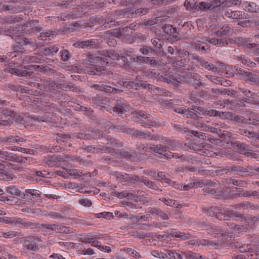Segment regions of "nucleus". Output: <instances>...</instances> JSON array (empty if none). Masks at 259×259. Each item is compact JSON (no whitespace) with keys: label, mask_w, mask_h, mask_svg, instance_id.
<instances>
[{"label":"nucleus","mask_w":259,"mask_h":259,"mask_svg":"<svg viewBox=\"0 0 259 259\" xmlns=\"http://www.w3.org/2000/svg\"><path fill=\"white\" fill-rule=\"evenodd\" d=\"M217 171L220 172L221 175L235 172L237 175L242 177L252 176V172L248 171V168L233 164L226 166L225 167H220Z\"/></svg>","instance_id":"1"},{"label":"nucleus","mask_w":259,"mask_h":259,"mask_svg":"<svg viewBox=\"0 0 259 259\" xmlns=\"http://www.w3.org/2000/svg\"><path fill=\"white\" fill-rule=\"evenodd\" d=\"M153 152L157 153L160 155H163L168 159H171V158H180L182 161L187 160V157L184 155H180L178 153H173L169 152V153H166L163 154L164 153L166 152V147L165 146L162 145V144L154 145Z\"/></svg>","instance_id":"2"},{"label":"nucleus","mask_w":259,"mask_h":259,"mask_svg":"<svg viewBox=\"0 0 259 259\" xmlns=\"http://www.w3.org/2000/svg\"><path fill=\"white\" fill-rule=\"evenodd\" d=\"M116 179L122 183V185L133 186L140 180V179L136 175H131L126 173L117 174Z\"/></svg>","instance_id":"3"},{"label":"nucleus","mask_w":259,"mask_h":259,"mask_svg":"<svg viewBox=\"0 0 259 259\" xmlns=\"http://www.w3.org/2000/svg\"><path fill=\"white\" fill-rule=\"evenodd\" d=\"M162 29L164 33L169 35L167 39H171L174 41H177L181 40L182 37L179 34L177 29L176 27H173L171 25H164L162 26Z\"/></svg>","instance_id":"4"},{"label":"nucleus","mask_w":259,"mask_h":259,"mask_svg":"<svg viewBox=\"0 0 259 259\" xmlns=\"http://www.w3.org/2000/svg\"><path fill=\"white\" fill-rule=\"evenodd\" d=\"M129 106V104L124 99H118L115 102L113 111L118 114H122L128 110Z\"/></svg>","instance_id":"5"},{"label":"nucleus","mask_w":259,"mask_h":259,"mask_svg":"<svg viewBox=\"0 0 259 259\" xmlns=\"http://www.w3.org/2000/svg\"><path fill=\"white\" fill-rule=\"evenodd\" d=\"M108 149L106 151L110 153L112 156L116 158H128L131 160H134L135 156L130 154L128 152L124 150H115L110 147H107Z\"/></svg>","instance_id":"6"},{"label":"nucleus","mask_w":259,"mask_h":259,"mask_svg":"<svg viewBox=\"0 0 259 259\" xmlns=\"http://www.w3.org/2000/svg\"><path fill=\"white\" fill-rule=\"evenodd\" d=\"M203 2L197 4L196 0H186L185 2L184 6L187 10L192 11L193 12L199 10L203 11Z\"/></svg>","instance_id":"7"},{"label":"nucleus","mask_w":259,"mask_h":259,"mask_svg":"<svg viewBox=\"0 0 259 259\" xmlns=\"http://www.w3.org/2000/svg\"><path fill=\"white\" fill-rule=\"evenodd\" d=\"M13 50V51L8 53L6 56H0V62L5 61L8 57L13 58L14 57H19L22 55L23 49L19 47L18 45L14 46Z\"/></svg>","instance_id":"8"},{"label":"nucleus","mask_w":259,"mask_h":259,"mask_svg":"<svg viewBox=\"0 0 259 259\" xmlns=\"http://www.w3.org/2000/svg\"><path fill=\"white\" fill-rule=\"evenodd\" d=\"M209 187L208 186H204L203 191L205 193L211 194L217 199L223 198L224 194L222 189L221 188H217V189Z\"/></svg>","instance_id":"9"},{"label":"nucleus","mask_w":259,"mask_h":259,"mask_svg":"<svg viewBox=\"0 0 259 259\" xmlns=\"http://www.w3.org/2000/svg\"><path fill=\"white\" fill-rule=\"evenodd\" d=\"M5 71H7L11 74H14L18 76H30L33 74V72L32 71H28L27 70L18 69L11 67L6 68Z\"/></svg>","instance_id":"10"},{"label":"nucleus","mask_w":259,"mask_h":259,"mask_svg":"<svg viewBox=\"0 0 259 259\" xmlns=\"http://www.w3.org/2000/svg\"><path fill=\"white\" fill-rule=\"evenodd\" d=\"M230 144L233 148L237 149L241 154L246 151H251V148L249 146L239 141L231 142Z\"/></svg>","instance_id":"11"},{"label":"nucleus","mask_w":259,"mask_h":259,"mask_svg":"<svg viewBox=\"0 0 259 259\" xmlns=\"http://www.w3.org/2000/svg\"><path fill=\"white\" fill-rule=\"evenodd\" d=\"M148 138L149 140H160V136L157 134L152 135L151 133L142 130H137L136 138Z\"/></svg>","instance_id":"12"},{"label":"nucleus","mask_w":259,"mask_h":259,"mask_svg":"<svg viewBox=\"0 0 259 259\" xmlns=\"http://www.w3.org/2000/svg\"><path fill=\"white\" fill-rule=\"evenodd\" d=\"M225 15L226 17L237 20L245 19L246 18V14L245 12L242 11H232V10H230L226 11Z\"/></svg>","instance_id":"13"},{"label":"nucleus","mask_w":259,"mask_h":259,"mask_svg":"<svg viewBox=\"0 0 259 259\" xmlns=\"http://www.w3.org/2000/svg\"><path fill=\"white\" fill-rule=\"evenodd\" d=\"M61 156L57 155L48 156L44 159L45 163L49 166H55L58 163L62 161Z\"/></svg>","instance_id":"14"},{"label":"nucleus","mask_w":259,"mask_h":259,"mask_svg":"<svg viewBox=\"0 0 259 259\" xmlns=\"http://www.w3.org/2000/svg\"><path fill=\"white\" fill-rule=\"evenodd\" d=\"M73 46L76 48L86 49L89 47L94 48H95L97 45L95 41L87 40L85 41H77L74 44Z\"/></svg>","instance_id":"15"},{"label":"nucleus","mask_w":259,"mask_h":259,"mask_svg":"<svg viewBox=\"0 0 259 259\" xmlns=\"http://www.w3.org/2000/svg\"><path fill=\"white\" fill-rule=\"evenodd\" d=\"M97 60H98V57L95 56L93 53L89 52L87 54H84L82 56L81 64L86 65L94 64Z\"/></svg>","instance_id":"16"},{"label":"nucleus","mask_w":259,"mask_h":259,"mask_svg":"<svg viewBox=\"0 0 259 259\" xmlns=\"http://www.w3.org/2000/svg\"><path fill=\"white\" fill-rule=\"evenodd\" d=\"M147 213L148 214H156L160 217L163 220H168V215L159 208L149 207L148 208Z\"/></svg>","instance_id":"17"},{"label":"nucleus","mask_w":259,"mask_h":259,"mask_svg":"<svg viewBox=\"0 0 259 259\" xmlns=\"http://www.w3.org/2000/svg\"><path fill=\"white\" fill-rule=\"evenodd\" d=\"M184 117L188 118H191L195 121L197 120H200L202 118V117L200 116V112L196 111L193 109H187Z\"/></svg>","instance_id":"18"},{"label":"nucleus","mask_w":259,"mask_h":259,"mask_svg":"<svg viewBox=\"0 0 259 259\" xmlns=\"http://www.w3.org/2000/svg\"><path fill=\"white\" fill-rule=\"evenodd\" d=\"M32 236L27 237L25 240V241H29V243H24L23 245V247L33 251H37L39 250L38 246L37 245L36 242L32 240Z\"/></svg>","instance_id":"19"},{"label":"nucleus","mask_w":259,"mask_h":259,"mask_svg":"<svg viewBox=\"0 0 259 259\" xmlns=\"http://www.w3.org/2000/svg\"><path fill=\"white\" fill-rule=\"evenodd\" d=\"M232 248L238 249L241 252H250V246L248 244H243L240 242L232 243L230 244Z\"/></svg>","instance_id":"20"},{"label":"nucleus","mask_w":259,"mask_h":259,"mask_svg":"<svg viewBox=\"0 0 259 259\" xmlns=\"http://www.w3.org/2000/svg\"><path fill=\"white\" fill-rule=\"evenodd\" d=\"M203 11H207L208 10H214L218 7H219L221 5V2L220 0H214L212 2H203Z\"/></svg>","instance_id":"21"},{"label":"nucleus","mask_w":259,"mask_h":259,"mask_svg":"<svg viewBox=\"0 0 259 259\" xmlns=\"http://www.w3.org/2000/svg\"><path fill=\"white\" fill-rule=\"evenodd\" d=\"M162 78L164 82L170 83L176 87H179L182 84L181 81L178 80L172 75H164Z\"/></svg>","instance_id":"22"},{"label":"nucleus","mask_w":259,"mask_h":259,"mask_svg":"<svg viewBox=\"0 0 259 259\" xmlns=\"http://www.w3.org/2000/svg\"><path fill=\"white\" fill-rule=\"evenodd\" d=\"M207 213L209 216L215 217L220 220H222V219H224V217H223L222 214V210L218 207L210 208L207 211Z\"/></svg>","instance_id":"23"},{"label":"nucleus","mask_w":259,"mask_h":259,"mask_svg":"<svg viewBox=\"0 0 259 259\" xmlns=\"http://www.w3.org/2000/svg\"><path fill=\"white\" fill-rule=\"evenodd\" d=\"M16 1H12L9 2L8 4L3 5L4 11H11L12 13H18L21 10V8L15 5Z\"/></svg>","instance_id":"24"},{"label":"nucleus","mask_w":259,"mask_h":259,"mask_svg":"<svg viewBox=\"0 0 259 259\" xmlns=\"http://www.w3.org/2000/svg\"><path fill=\"white\" fill-rule=\"evenodd\" d=\"M238 73L245 77V79L246 80L254 83L256 74H253L252 73L247 72L241 69L238 70Z\"/></svg>","instance_id":"25"},{"label":"nucleus","mask_w":259,"mask_h":259,"mask_svg":"<svg viewBox=\"0 0 259 259\" xmlns=\"http://www.w3.org/2000/svg\"><path fill=\"white\" fill-rule=\"evenodd\" d=\"M37 22V21H36L35 20H32L26 24L27 27H30V29L28 30L29 33H37L40 32L42 30V28L40 26L35 25Z\"/></svg>","instance_id":"26"},{"label":"nucleus","mask_w":259,"mask_h":259,"mask_svg":"<svg viewBox=\"0 0 259 259\" xmlns=\"http://www.w3.org/2000/svg\"><path fill=\"white\" fill-rule=\"evenodd\" d=\"M200 64L202 67H204L208 70L211 71L213 72H217L218 74H220L221 71L220 69L217 68V67L215 66L213 64L204 60L201 61L200 62Z\"/></svg>","instance_id":"27"},{"label":"nucleus","mask_w":259,"mask_h":259,"mask_svg":"<svg viewBox=\"0 0 259 259\" xmlns=\"http://www.w3.org/2000/svg\"><path fill=\"white\" fill-rule=\"evenodd\" d=\"M17 225H20V227H22L23 228H37V225L35 223H33L31 222H25L21 218H19Z\"/></svg>","instance_id":"28"},{"label":"nucleus","mask_w":259,"mask_h":259,"mask_svg":"<svg viewBox=\"0 0 259 259\" xmlns=\"http://www.w3.org/2000/svg\"><path fill=\"white\" fill-rule=\"evenodd\" d=\"M236 58L238 61H241L243 65H246L249 67H253L256 65L255 63L251 61L244 55H241L239 56H237Z\"/></svg>","instance_id":"29"},{"label":"nucleus","mask_w":259,"mask_h":259,"mask_svg":"<svg viewBox=\"0 0 259 259\" xmlns=\"http://www.w3.org/2000/svg\"><path fill=\"white\" fill-rule=\"evenodd\" d=\"M139 181L141 182L142 183H143L144 185L149 188H150L157 191H162V190L159 188L158 187L154 182H152L148 179H140V180Z\"/></svg>","instance_id":"30"},{"label":"nucleus","mask_w":259,"mask_h":259,"mask_svg":"<svg viewBox=\"0 0 259 259\" xmlns=\"http://www.w3.org/2000/svg\"><path fill=\"white\" fill-rule=\"evenodd\" d=\"M40 81L42 82L44 84L37 82H31L29 84L30 85H33L34 87L37 89H40L41 90H44L47 89V88L45 87V84H52L53 83L52 81L50 80L40 79Z\"/></svg>","instance_id":"31"},{"label":"nucleus","mask_w":259,"mask_h":259,"mask_svg":"<svg viewBox=\"0 0 259 259\" xmlns=\"http://www.w3.org/2000/svg\"><path fill=\"white\" fill-rule=\"evenodd\" d=\"M148 118H144V119H140V123L143 124V126L144 127H147L148 128H150L152 126H153L155 125L156 122L154 120H153L152 119H151V116L149 114L147 115Z\"/></svg>","instance_id":"32"},{"label":"nucleus","mask_w":259,"mask_h":259,"mask_svg":"<svg viewBox=\"0 0 259 259\" xmlns=\"http://www.w3.org/2000/svg\"><path fill=\"white\" fill-rule=\"evenodd\" d=\"M31 118L34 121H36L37 122H51L52 121V118L47 114L43 116L31 115Z\"/></svg>","instance_id":"33"},{"label":"nucleus","mask_w":259,"mask_h":259,"mask_svg":"<svg viewBox=\"0 0 259 259\" xmlns=\"http://www.w3.org/2000/svg\"><path fill=\"white\" fill-rule=\"evenodd\" d=\"M255 206L249 202H243L237 204L235 206V208L240 209V208H242L244 210L248 209L253 210L255 209Z\"/></svg>","instance_id":"34"},{"label":"nucleus","mask_w":259,"mask_h":259,"mask_svg":"<svg viewBox=\"0 0 259 259\" xmlns=\"http://www.w3.org/2000/svg\"><path fill=\"white\" fill-rule=\"evenodd\" d=\"M84 150H87L91 152H99L100 151H106L107 149H108L107 147L103 146H88L84 148Z\"/></svg>","instance_id":"35"},{"label":"nucleus","mask_w":259,"mask_h":259,"mask_svg":"<svg viewBox=\"0 0 259 259\" xmlns=\"http://www.w3.org/2000/svg\"><path fill=\"white\" fill-rule=\"evenodd\" d=\"M22 49H23L22 50V51H23L24 50V48H21ZM19 57H20V58L19 59H20V61H23V62H38V59L36 57V56H27V55H24L23 54V53L21 55H20Z\"/></svg>","instance_id":"36"},{"label":"nucleus","mask_w":259,"mask_h":259,"mask_svg":"<svg viewBox=\"0 0 259 259\" xmlns=\"http://www.w3.org/2000/svg\"><path fill=\"white\" fill-rule=\"evenodd\" d=\"M246 48L248 49L251 53L259 55V44H250L246 43Z\"/></svg>","instance_id":"37"},{"label":"nucleus","mask_w":259,"mask_h":259,"mask_svg":"<svg viewBox=\"0 0 259 259\" xmlns=\"http://www.w3.org/2000/svg\"><path fill=\"white\" fill-rule=\"evenodd\" d=\"M224 183L229 185L232 184L240 187H243L244 185L246 184L245 182L244 181H238L231 178L225 179L224 181Z\"/></svg>","instance_id":"38"},{"label":"nucleus","mask_w":259,"mask_h":259,"mask_svg":"<svg viewBox=\"0 0 259 259\" xmlns=\"http://www.w3.org/2000/svg\"><path fill=\"white\" fill-rule=\"evenodd\" d=\"M245 8L249 12L254 13H259V7L254 2L245 3Z\"/></svg>","instance_id":"39"},{"label":"nucleus","mask_w":259,"mask_h":259,"mask_svg":"<svg viewBox=\"0 0 259 259\" xmlns=\"http://www.w3.org/2000/svg\"><path fill=\"white\" fill-rule=\"evenodd\" d=\"M41 226L46 229L53 230V231H60L63 230V229L65 228L66 227L65 226H58L55 224H42L41 225Z\"/></svg>","instance_id":"40"},{"label":"nucleus","mask_w":259,"mask_h":259,"mask_svg":"<svg viewBox=\"0 0 259 259\" xmlns=\"http://www.w3.org/2000/svg\"><path fill=\"white\" fill-rule=\"evenodd\" d=\"M57 87L61 90H64V91L69 90L70 91H74L76 93H77L78 91H79V90L77 88H75L72 85L65 84V83H60L57 85Z\"/></svg>","instance_id":"41"},{"label":"nucleus","mask_w":259,"mask_h":259,"mask_svg":"<svg viewBox=\"0 0 259 259\" xmlns=\"http://www.w3.org/2000/svg\"><path fill=\"white\" fill-rule=\"evenodd\" d=\"M158 101L162 106L168 109H172L175 105V103L174 102H172L171 100H165L163 99L159 98Z\"/></svg>","instance_id":"42"},{"label":"nucleus","mask_w":259,"mask_h":259,"mask_svg":"<svg viewBox=\"0 0 259 259\" xmlns=\"http://www.w3.org/2000/svg\"><path fill=\"white\" fill-rule=\"evenodd\" d=\"M112 195L115 196L118 198L122 199L124 197H126L127 196H133V194L132 193H128L127 191H123L121 192H119L117 191H113L111 193Z\"/></svg>","instance_id":"43"},{"label":"nucleus","mask_w":259,"mask_h":259,"mask_svg":"<svg viewBox=\"0 0 259 259\" xmlns=\"http://www.w3.org/2000/svg\"><path fill=\"white\" fill-rule=\"evenodd\" d=\"M207 245H214L215 249L218 248L219 246V243L218 242L213 243L206 239H198V246L200 245L206 246Z\"/></svg>","instance_id":"44"},{"label":"nucleus","mask_w":259,"mask_h":259,"mask_svg":"<svg viewBox=\"0 0 259 259\" xmlns=\"http://www.w3.org/2000/svg\"><path fill=\"white\" fill-rule=\"evenodd\" d=\"M19 218L15 217H3L0 218V221L6 224L17 225V222Z\"/></svg>","instance_id":"45"},{"label":"nucleus","mask_w":259,"mask_h":259,"mask_svg":"<svg viewBox=\"0 0 259 259\" xmlns=\"http://www.w3.org/2000/svg\"><path fill=\"white\" fill-rule=\"evenodd\" d=\"M238 133L243 136L247 137L248 138H254L256 136V134L254 132L249 131L247 130L240 128Z\"/></svg>","instance_id":"46"},{"label":"nucleus","mask_w":259,"mask_h":259,"mask_svg":"<svg viewBox=\"0 0 259 259\" xmlns=\"http://www.w3.org/2000/svg\"><path fill=\"white\" fill-rule=\"evenodd\" d=\"M231 33L230 27L228 25L223 26L221 29L217 32L218 35H227Z\"/></svg>","instance_id":"47"},{"label":"nucleus","mask_w":259,"mask_h":259,"mask_svg":"<svg viewBox=\"0 0 259 259\" xmlns=\"http://www.w3.org/2000/svg\"><path fill=\"white\" fill-rule=\"evenodd\" d=\"M24 68L26 69H33L38 71H45L47 70L48 67L47 66L33 65L28 66L27 67H25Z\"/></svg>","instance_id":"48"},{"label":"nucleus","mask_w":259,"mask_h":259,"mask_svg":"<svg viewBox=\"0 0 259 259\" xmlns=\"http://www.w3.org/2000/svg\"><path fill=\"white\" fill-rule=\"evenodd\" d=\"M59 47L58 45H54V46L50 48H46L44 49V54L45 55H49L57 53L59 51Z\"/></svg>","instance_id":"49"},{"label":"nucleus","mask_w":259,"mask_h":259,"mask_svg":"<svg viewBox=\"0 0 259 259\" xmlns=\"http://www.w3.org/2000/svg\"><path fill=\"white\" fill-rule=\"evenodd\" d=\"M237 211L233 210L222 211V216L224 217V219H222V220H228V218L235 217Z\"/></svg>","instance_id":"50"},{"label":"nucleus","mask_w":259,"mask_h":259,"mask_svg":"<svg viewBox=\"0 0 259 259\" xmlns=\"http://www.w3.org/2000/svg\"><path fill=\"white\" fill-rule=\"evenodd\" d=\"M104 92L109 94L115 93L117 92L122 93L123 92V90H119L105 84Z\"/></svg>","instance_id":"51"},{"label":"nucleus","mask_w":259,"mask_h":259,"mask_svg":"<svg viewBox=\"0 0 259 259\" xmlns=\"http://www.w3.org/2000/svg\"><path fill=\"white\" fill-rule=\"evenodd\" d=\"M148 12V8H140L136 10L134 12H131V14L132 16L134 15L141 16L142 15H144L146 14Z\"/></svg>","instance_id":"52"},{"label":"nucleus","mask_w":259,"mask_h":259,"mask_svg":"<svg viewBox=\"0 0 259 259\" xmlns=\"http://www.w3.org/2000/svg\"><path fill=\"white\" fill-rule=\"evenodd\" d=\"M6 191L8 193L15 196H19L20 192L15 187H9L6 188Z\"/></svg>","instance_id":"53"},{"label":"nucleus","mask_w":259,"mask_h":259,"mask_svg":"<svg viewBox=\"0 0 259 259\" xmlns=\"http://www.w3.org/2000/svg\"><path fill=\"white\" fill-rule=\"evenodd\" d=\"M111 127L117 132H126L127 130V126L124 124H115L113 125Z\"/></svg>","instance_id":"54"},{"label":"nucleus","mask_w":259,"mask_h":259,"mask_svg":"<svg viewBox=\"0 0 259 259\" xmlns=\"http://www.w3.org/2000/svg\"><path fill=\"white\" fill-rule=\"evenodd\" d=\"M168 255L169 259H182L181 255L176 251H172L171 250H166Z\"/></svg>","instance_id":"55"},{"label":"nucleus","mask_w":259,"mask_h":259,"mask_svg":"<svg viewBox=\"0 0 259 259\" xmlns=\"http://www.w3.org/2000/svg\"><path fill=\"white\" fill-rule=\"evenodd\" d=\"M95 66H94L93 64L82 65V67L84 71L91 75H94L93 72H94Z\"/></svg>","instance_id":"56"},{"label":"nucleus","mask_w":259,"mask_h":259,"mask_svg":"<svg viewBox=\"0 0 259 259\" xmlns=\"http://www.w3.org/2000/svg\"><path fill=\"white\" fill-rule=\"evenodd\" d=\"M176 237L180 238L183 240H188L191 238V235L189 233H185L178 231V234L176 235Z\"/></svg>","instance_id":"57"},{"label":"nucleus","mask_w":259,"mask_h":259,"mask_svg":"<svg viewBox=\"0 0 259 259\" xmlns=\"http://www.w3.org/2000/svg\"><path fill=\"white\" fill-rule=\"evenodd\" d=\"M107 58H110L113 60H119L120 56L114 51L109 50Z\"/></svg>","instance_id":"58"},{"label":"nucleus","mask_w":259,"mask_h":259,"mask_svg":"<svg viewBox=\"0 0 259 259\" xmlns=\"http://www.w3.org/2000/svg\"><path fill=\"white\" fill-rule=\"evenodd\" d=\"M240 194L241 195L242 197H245L257 196L259 198V194H257L256 191H245V192H243L242 193H240Z\"/></svg>","instance_id":"59"},{"label":"nucleus","mask_w":259,"mask_h":259,"mask_svg":"<svg viewBox=\"0 0 259 259\" xmlns=\"http://www.w3.org/2000/svg\"><path fill=\"white\" fill-rule=\"evenodd\" d=\"M25 192L30 194L33 199H37L40 197L39 191L35 189H26Z\"/></svg>","instance_id":"60"},{"label":"nucleus","mask_w":259,"mask_h":259,"mask_svg":"<svg viewBox=\"0 0 259 259\" xmlns=\"http://www.w3.org/2000/svg\"><path fill=\"white\" fill-rule=\"evenodd\" d=\"M1 113L6 117H10L11 118V119L15 117V112L14 111L8 108L2 110Z\"/></svg>","instance_id":"61"},{"label":"nucleus","mask_w":259,"mask_h":259,"mask_svg":"<svg viewBox=\"0 0 259 259\" xmlns=\"http://www.w3.org/2000/svg\"><path fill=\"white\" fill-rule=\"evenodd\" d=\"M98 218H104L106 219H109L110 218H113V215L112 212H103L96 214Z\"/></svg>","instance_id":"62"},{"label":"nucleus","mask_w":259,"mask_h":259,"mask_svg":"<svg viewBox=\"0 0 259 259\" xmlns=\"http://www.w3.org/2000/svg\"><path fill=\"white\" fill-rule=\"evenodd\" d=\"M234 114L231 112H221V118L232 120Z\"/></svg>","instance_id":"63"},{"label":"nucleus","mask_w":259,"mask_h":259,"mask_svg":"<svg viewBox=\"0 0 259 259\" xmlns=\"http://www.w3.org/2000/svg\"><path fill=\"white\" fill-rule=\"evenodd\" d=\"M13 179V175L11 173L0 172V180L10 181Z\"/></svg>","instance_id":"64"}]
</instances>
